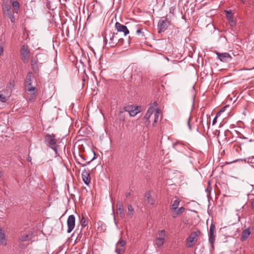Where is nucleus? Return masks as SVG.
<instances>
[{
  "label": "nucleus",
  "mask_w": 254,
  "mask_h": 254,
  "mask_svg": "<svg viewBox=\"0 0 254 254\" xmlns=\"http://www.w3.org/2000/svg\"><path fill=\"white\" fill-rule=\"evenodd\" d=\"M80 63H81V64H83V63H82V62L81 61H80Z\"/></svg>",
  "instance_id": "obj_52"
},
{
  "label": "nucleus",
  "mask_w": 254,
  "mask_h": 254,
  "mask_svg": "<svg viewBox=\"0 0 254 254\" xmlns=\"http://www.w3.org/2000/svg\"><path fill=\"white\" fill-rule=\"evenodd\" d=\"M124 41V40L123 38H120V40L119 41V43L118 44V46H120L122 45Z\"/></svg>",
  "instance_id": "obj_38"
},
{
  "label": "nucleus",
  "mask_w": 254,
  "mask_h": 254,
  "mask_svg": "<svg viewBox=\"0 0 254 254\" xmlns=\"http://www.w3.org/2000/svg\"><path fill=\"white\" fill-rule=\"evenodd\" d=\"M79 157L80 159H78V161H81L82 162L86 160V159L84 156L81 154H79Z\"/></svg>",
  "instance_id": "obj_37"
},
{
  "label": "nucleus",
  "mask_w": 254,
  "mask_h": 254,
  "mask_svg": "<svg viewBox=\"0 0 254 254\" xmlns=\"http://www.w3.org/2000/svg\"><path fill=\"white\" fill-rule=\"evenodd\" d=\"M2 10L4 14L8 12H10L11 11V5L8 4H4L2 6Z\"/></svg>",
  "instance_id": "obj_21"
},
{
  "label": "nucleus",
  "mask_w": 254,
  "mask_h": 254,
  "mask_svg": "<svg viewBox=\"0 0 254 254\" xmlns=\"http://www.w3.org/2000/svg\"><path fill=\"white\" fill-rule=\"evenodd\" d=\"M117 207L118 209V213L121 216H123L125 215L124 209L123 207V204L122 202L119 201L117 203Z\"/></svg>",
  "instance_id": "obj_16"
},
{
  "label": "nucleus",
  "mask_w": 254,
  "mask_h": 254,
  "mask_svg": "<svg viewBox=\"0 0 254 254\" xmlns=\"http://www.w3.org/2000/svg\"><path fill=\"white\" fill-rule=\"evenodd\" d=\"M10 86H12V87H13L14 86V81H12L10 82Z\"/></svg>",
  "instance_id": "obj_46"
},
{
  "label": "nucleus",
  "mask_w": 254,
  "mask_h": 254,
  "mask_svg": "<svg viewBox=\"0 0 254 254\" xmlns=\"http://www.w3.org/2000/svg\"><path fill=\"white\" fill-rule=\"evenodd\" d=\"M82 178L84 183L86 185H88L90 183V174L84 169L81 174Z\"/></svg>",
  "instance_id": "obj_10"
},
{
  "label": "nucleus",
  "mask_w": 254,
  "mask_h": 254,
  "mask_svg": "<svg viewBox=\"0 0 254 254\" xmlns=\"http://www.w3.org/2000/svg\"><path fill=\"white\" fill-rule=\"evenodd\" d=\"M27 160L28 162H31V160H32L31 157L30 156L28 157V158H27Z\"/></svg>",
  "instance_id": "obj_45"
},
{
  "label": "nucleus",
  "mask_w": 254,
  "mask_h": 254,
  "mask_svg": "<svg viewBox=\"0 0 254 254\" xmlns=\"http://www.w3.org/2000/svg\"><path fill=\"white\" fill-rule=\"evenodd\" d=\"M0 244L3 246L6 245V242L5 238V235L2 232L1 227H0Z\"/></svg>",
  "instance_id": "obj_18"
},
{
  "label": "nucleus",
  "mask_w": 254,
  "mask_h": 254,
  "mask_svg": "<svg viewBox=\"0 0 254 254\" xmlns=\"http://www.w3.org/2000/svg\"><path fill=\"white\" fill-rule=\"evenodd\" d=\"M218 114L219 113H218L217 114V115L213 119V121H212V125H214L217 122V116H218Z\"/></svg>",
  "instance_id": "obj_39"
},
{
  "label": "nucleus",
  "mask_w": 254,
  "mask_h": 254,
  "mask_svg": "<svg viewBox=\"0 0 254 254\" xmlns=\"http://www.w3.org/2000/svg\"><path fill=\"white\" fill-rule=\"evenodd\" d=\"M120 37L118 32H110L104 38V42L106 48L109 49L118 46Z\"/></svg>",
  "instance_id": "obj_2"
},
{
  "label": "nucleus",
  "mask_w": 254,
  "mask_h": 254,
  "mask_svg": "<svg viewBox=\"0 0 254 254\" xmlns=\"http://www.w3.org/2000/svg\"><path fill=\"white\" fill-rule=\"evenodd\" d=\"M185 210V208L184 207H181L180 208H178V207L177 208V209L176 210H174L175 211H176L178 214H179V215L181 214V213H182L183 212V211H184Z\"/></svg>",
  "instance_id": "obj_33"
},
{
  "label": "nucleus",
  "mask_w": 254,
  "mask_h": 254,
  "mask_svg": "<svg viewBox=\"0 0 254 254\" xmlns=\"http://www.w3.org/2000/svg\"><path fill=\"white\" fill-rule=\"evenodd\" d=\"M179 214H178V213L175 211V212L173 214V218H176L178 217V216L179 215Z\"/></svg>",
  "instance_id": "obj_44"
},
{
  "label": "nucleus",
  "mask_w": 254,
  "mask_h": 254,
  "mask_svg": "<svg viewBox=\"0 0 254 254\" xmlns=\"http://www.w3.org/2000/svg\"><path fill=\"white\" fill-rule=\"evenodd\" d=\"M7 99V98L1 94V92H0V101L2 102H5Z\"/></svg>",
  "instance_id": "obj_35"
},
{
  "label": "nucleus",
  "mask_w": 254,
  "mask_h": 254,
  "mask_svg": "<svg viewBox=\"0 0 254 254\" xmlns=\"http://www.w3.org/2000/svg\"><path fill=\"white\" fill-rule=\"evenodd\" d=\"M188 125L190 129H191V126L190 124V119L188 121Z\"/></svg>",
  "instance_id": "obj_47"
},
{
  "label": "nucleus",
  "mask_w": 254,
  "mask_h": 254,
  "mask_svg": "<svg viewBox=\"0 0 254 254\" xmlns=\"http://www.w3.org/2000/svg\"><path fill=\"white\" fill-rule=\"evenodd\" d=\"M75 218L73 215H70L68 216L67 220L68 233H70L75 227Z\"/></svg>",
  "instance_id": "obj_7"
},
{
  "label": "nucleus",
  "mask_w": 254,
  "mask_h": 254,
  "mask_svg": "<svg viewBox=\"0 0 254 254\" xmlns=\"http://www.w3.org/2000/svg\"><path fill=\"white\" fill-rule=\"evenodd\" d=\"M25 87L26 88V90L30 93L31 94V99L30 100H32L34 98V97L35 96V90L36 88L34 86H32V83H28L25 84Z\"/></svg>",
  "instance_id": "obj_11"
},
{
  "label": "nucleus",
  "mask_w": 254,
  "mask_h": 254,
  "mask_svg": "<svg viewBox=\"0 0 254 254\" xmlns=\"http://www.w3.org/2000/svg\"><path fill=\"white\" fill-rule=\"evenodd\" d=\"M2 176V172L0 171V178Z\"/></svg>",
  "instance_id": "obj_50"
},
{
  "label": "nucleus",
  "mask_w": 254,
  "mask_h": 254,
  "mask_svg": "<svg viewBox=\"0 0 254 254\" xmlns=\"http://www.w3.org/2000/svg\"><path fill=\"white\" fill-rule=\"evenodd\" d=\"M21 54L22 56V60L24 63H27L29 59V50L27 45H22L20 51Z\"/></svg>",
  "instance_id": "obj_6"
},
{
  "label": "nucleus",
  "mask_w": 254,
  "mask_h": 254,
  "mask_svg": "<svg viewBox=\"0 0 254 254\" xmlns=\"http://www.w3.org/2000/svg\"><path fill=\"white\" fill-rule=\"evenodd\" d=\"M130 195V192H126V197H128Z\"/></svg>",
  "instance_id": "obj_49"
},
{
  "label": "nucleus",
  "mask_w": 254,
  "mask_h": 254,
  "mask_svg": "<svg viewBox=\"0 0 254 254\" xmlns=\"http://www.w3.org/2000/svg\"><path fill=\"white\" fill-rule=\"evenodd\" d=\"M145 197L146 199L150 198L151 197V194L149 191L146 192L145 194Z\"/></svg>",
  "instance_id": "obj_40"
},
{
  "label": "nucleus",
  "mask_w": 254,
  "mask_h": 254,
  "mask_svg": "<svg viewBox=\"0 0 254 254\" xmlns=\"http://www.w3.org/2000/svg\"><path fill=\"white\" fill-rule=\"evenodd\" d=\"M130 108V107H128V109L126 110V111H127L129 115L131 117H134L139 112L137 107H134V109H133V107H132L131 109Z\"/></svg>",
  "instance_id": "obj_15"
},
{
  "label": "nucleus",
  "mask_w": 254,
  "mask_h": 254,
  "mask_svg": "<svg viewBox=\"0 0 254 254\" xmlns=\"http://www.w3.org/2000/svg\"><path fill=\"white\" fill-rule=\"evenodd\" d=\"M33 77L32 73L31 72H28L26 77L25 84L32 83Z\"/></svg>",
  "instance_id": "obj_22"
},
{
  "label": "nucleus",
  "mask_w": 254,
  "mask_h": 254,
  "mask_svg": "<svg viewBox=\"0 0 254 254\" xmlns=\"http://www.w3.org/2000/svg\"><path fill=\"white\" fill-rule=\"evenodd\" d=\"M136 34H137V35L138 36H140V37H143L144 36V34H143V32H142V29H138L137 30H136Z\"/></svg>",
  "instance_id": "obj_36"
},
{
  "label": "nucleus",
  "mask_w": 254,
  "mask_h": 254,
  "mask_svg": "<svg viewBox=\"0 0 254 254\" xmlns=\"http://www.w3.org/2000/svg\"><path fill=\"white\" fill-rule=\"evenodd\" d=\"M5 14L8 17V18H9L10 17H11L13 15V13L11 11L10 12H8V13H6Z\"/></svg>",
  "instance_id": "obj_41"
},
{
  "label": "nucleus",
  "mask_w": 254,
  "mask_h": 254,
  "mask_svg": "<svg viewBox=\"0 0 254 254\" xmlns=\"http://www.w3.org/2000/svg\"><path fill=\"white\" fill-rule=\"evenodd\" d=\"M88 224V222L86 220L84 216L82 215V219L81 220V228L85 227Z\"/></svg>",
  "instance_id": "obj_28"
},
{
  "label": "nucleus",
  "mask_w": 254,
  "mask_h": 254,
  "mask_svg": "<svg viewBox=\"0 0 254 254\" xmlns=\"http://www.w3.org/2000/svg\"><path fill=\"white\" fill-rule=\"evenodd\" d=\"M251 234V231L250 228H247L244 230L241 234V240L242 241H244L248 238Z\"/></svg>",
  "instance_id": "obj_12"
},
{
  "label": "nucleus",
  "mask_w": 254,
  "mask_h": 254,
  "mask_svg": "<svg viewBox=\"0 0 254 254\" xmlns=\"http://www.w3.org/2000/svg\"><path fill=\"white\" fill-rule=\"evenodd\" d=\"M127 216L130 218H132L133 215L134 209L131 204L127 205Z\"/></svg>",
  "instance_id": "obj_19"
},
{
  "label": "nucleus",
  "mask_w": 254,
  "mask_h": 254,
  "mask_svg": "<svg viewBox=\"0 0 254 254\" xmlns=\"http://www.w3.org/2000/svg\"><path fill=\"white\" fill-rule=\"evenodd\" d=\"M217 58L223 62H228L231 61V56L227 53H216Z\"/></svg>",
  "instance_id": "obj_9"
},
{
  "label": "nucleus",
  "mask_w": 254,
  "mask_h": 254,
  "mask_svg": "<svg viewBox=\"0 0 254 254\" xmlns=\"http://www.w3.org/2000/svg\"><path fill=\"white\" fill-rule=\"evenodd\" d=\"M196 234L195 232L191 234L188 238L187 240L189 243H192L195 241Z\"/></svg>",
  "instance_id": "obj_23"
},
{
  "label": "nucleus",
  "mask_w": 254,
  "mask_h": 254,
  "mask_svg": "<svg viewBox=\"0 0 254 254\" xmlns=\"http://www.w3.org/2000/svg\"><path fill=\"white\" fill-rule=\"evenodd\" d=\"M19 240L21 242H25L29 240V235L27 234H24L20 236Z\"/></svg>",
  "instance_id": "obj_26"
},
{
  "label": "nucleus",
  "mask_w": 254,
  "mask_h": 254,
  "mask_svg": "<svg viewBox=\"0 0 254 254\" xmlns=\"http://www.w3.org/2000/svg\"><path fill=\"white\" fill-rule=\"evenodd\" d=\"M115 27L118 33L122 32L124 33L125 36H126L129 33V31L126 26L123 25L118 22L116 23Z\"/></svg>",
  "instance_id": "obj_8"
},
{
  "label": "nucleus",
  "mask_w": 254,
  "mask_h": 254,
  "mask_svg": "<svg viewBox=\"0 0 254 254\" xmlns=\"http://www.w3.org/2000/svg\"><path fill=\"white\" fill-rule=\"evenodd\" d=\"M244 161L248 163H254V157L244 159Z\"/></svg>",
  "instance_id": "obj_30"
},
{
  "label": "nucleus",
  "mask_w": 254,
  "mask_h": 254,
  "mask_svg": "<svg viewBox=\"0 0 254 254\" xmlns=\"http://www.w3.org/2000/svg\"><path fill=\"white\" fill-rule=\"evenodd\" d=\"M183 145V144H182L180 142H176L173 144V148H174L175 149L179 151H181L182 150L180 149V147H181Z\"/></svg>",
  "instance_id": "obj_27"
},
{
  "label": "nucleus",
  "mask_w": 254,
  "mask_h": 254,
  "mask_svg": "<svg viewBox=\"0 0 254 254\" xmlns=\"http://www.w3.org/2000/svg\"><path fill=\"white\" fill-rule=\"evenodd\" d=\"M145 201L149 204L151 205H154V200L151 197L150 198H147L145 199Z\"/></svg>",
  "instance_id": "obj_34"
},
{
  "label": "nucleus",
  "mask_w": 254,
  "mask_h": 254,
  "mask_svg": "<svg viewBox=\"0 0 254 254\" xmlns=\"http://www.w3.org/2000/svg\"><path fill=\"white\" fill-rule=\"evenodd\" d=\"M251 206L252 208H254V200L252 201L251 203Z\"/></svg>",
  "instance_id": "obj_48"
},
{
  "label": "nucleus",
  "mask_w": 254,
  "mask_h": 254,
  "mask_svg": "<svg viewBox=\"0 0 254 254\" xmlns=\"http://www.w3.org/2000/svg\"><path fill=\"white\" fill-rule=\"evenodd\" d=\"M180 201V200L179 198L176 199L173 201V204L172 205V209L173 210L177 209V208L178 207L179 205Z\"/></svg>",
  "instance_id": "obj_24"
},
{
  "label": "nucleus",
  "mask_w": 254,
  "mask_h": 254,
  "mask_svg": "<svg viewBox=\"0 0 254 254\" xmlns=\"http://www.w3.org/2000/svg\"><path fill=\"white\" fill-rule=\"evenodd\" d=\"M12 5L13 7L15 9L17 10L19 8V2L17 1H14L12 3Z\"/></svg>",
  "instance_id": "obj_31"
},
{
  "label": "nucleus",
  "mask_w": 254,
  "mask_h": 254,
  "mask_svg": "<svg viewBox=\"0 0 254 254\" xmlns=\"http://www.w3.org/2000/svg\"><path fill=\"white\" fill-rule=\"evenodd\" d=\"M3 49L1 45H0V56L3 53Z\"/></svg>",
  "instance_id": "obj_42"
},
{
  "label": "nucleus",
  "mask_w": 254,
  "mask_h": 254,
  "mask_svg": "<svg viewBox=\"0 0 254 254\" xmlns=\"http://www.w3.org/2000/svg\"><path fill=\"white\" fill-rule=\"evenodd\" d=\"M35 59L40 64H42L46 59V56L43 54H39L36 55Z\"/></svg>",
  "instance_id": "obj_17"
},
{
  "label": "nucleus",
  "mask_w": 254,
  "mask_h": 254,
  "mask_svg": "<svg viewBox=\"0 0 254 254\" xmlns=\"http://www.w3.org/2000/svg\"><path fill=\"white\" fill-rule=\"evenodd\" d=\"M45 142L46 144L52 149L56 154V156H58V145L57 143V139L54 134H47L45 137Z\"/></svg>",
  "instance_id": "obj_3"
},
{
  "label": "nucleus",
  "mask_w": 254,
  "mask_h": 254,
  "mask_svg": "<svg viewBox=\"0 0 254 254\" xmlns=\"http://www.w3.org/2000/svg\"><path fill=\"white\" fill-rule=\"evenodd\" d=\"M216 237V228L215 224L212 223L210 225L209 231L208 233L209 242L211 244L212 249H214V243Z\"/></svg>",
  "instance_id": "obj_4"
},
{
  "label": "nucleus",
  "mask_w": 254,
  "mask_h": 254,
  "mask_svg": "<svg viewBox=\"0 0 254 254\" xmlns=\"http://www.w3.org/2000/svg\"><path fill=\"white\" fill-rule=\"evenodd\" d=\"M168 25L169 22L168 21L167 17H162L158 23V32L161 33L165 31L168 28Z\"/></svg>",
  "instance_id": "obj_5"
},
{
  "label": "nucleus",
  "mask_w": 254,
  "mask_h": 254,
  "mask_svg": "<svg viewBox=\"0 0 254 254\" xmlns=\"http://www.w3.org/2000/svg\"><path fill=\"white\" fill-rule=\"evenodd\" d=\"M157 105V103L154 102L153 105L148 108V110L144 117V119L146 120V121L145 122V124H149L151 121V119L154 120L153 124V126H155V124L158 122L161 111L159 109H155V107H156Z\"/></svg>",
  "instance_id": "obj_1"
},
{
  "label": "nucleus",
  "mask_w": 254,
  "mask_h": 254,
  "mask_svg": "<svg viewBox=\"0 0 254 254\" xmlns=\"http://www.w3.org/2000/svg\"><path fill=\"white\" fill-rule=\"evenodd\" d=\"M159 237L158 238H165L166 236V232L164 230H160L158 231Z\"/></svg>",
  "instance_id": "obj_29"
},
{
  "label": "nucleus",
  "mask_w": 254,
  "mask_h": 254,
  "mask_svg": "<svg viewBox=\"0 0 254 254\" xmlns=\"http://www.w3.org/2000/svg\"><path fill=\"white\" fill-rule=\"evenodd\" d=\"M165 242V238H157L156 239V241H155L156 245L158 247H161V246H162L163 245V244H164Z\"/></svg>",
  "instance_id": "obj_20"
},
{
  "label": "nucleus",
  "mask_w": 254,
  "mask_h": 254,
  "mask_svg": "<svg viewBox=\"0 0 254 254\" xmlns=\"http://www.w3.org/2000/svg\"><path fill=\"white\" fill-rule=\"evenodd\" d=\"M40 65V64L36 59H32L31 60V67L35 73L39 71Z\"/></svg>",
  "instance_id": "obj_13"
},
{
  "label": "nucleus",
  "mask_w": 254,
  "mask_h": 254,
  "mask_svg": "<svg viewBox=\"0 0 254 254\" xmlns=\"http://www.w3.org/2000/svg\"><path fill=\"white\" fill-rule=\"evenodd\" d=\"M192 246V244H191V245H190V244H189V247H191Z\"/></svg>",
  "instance_id": "obj_51"
},
{
  "label": "nucleus",
  "mask_w": 254,
  "mask_h": 254,
  "mask_svg": "<svg viewBox=\"0 0 254 254\" xmlns=\"http://www.w3.org/2000/svg\"><path fill=\"white\" fill-rule=\"evenodd\" d=\"M9 19H10L11 22H13V23L14 22L15 18H14V15L13 16H12L11 17H10Z\"/></svg>",
  "instance_id": "obj_43"
},
{
  "label": "nucleus",
  "mask_w": 254,
  "mask_h": 254,
  "mask_svg": "<svg viewBox=\"0 0 254 254\" xmlns=\"http://www.w3.org/2000/svg\"><path fill=\"white\" fill-rule=\"evenodd\" d=\"M95 158L94 157L90 161L86 162L85 163H83L81 161H77V163L80 164L82 167H84L89 164Z\"/></svg>",
  "instance_id": "obj_32"
},
{
  "label": "nucleus",
  "mask_w": 254,
  "mask_h": 254,
  "mask_svg": "<svg viewBox=\"0 0 254 254\" xmlns=\"http://www.w3.org/2000/svg\"><path fill=\"white\" fill-rule=\"evenodd\" d=\"M225 12L226 14V16L230 21H233V18L232 16V12L231 10H225Z\"/></svg>",
  "instance_id": "obj_25"
},
{
  "label": "nucleus",
  "mask_w": 254,
  "mask_h": 254,
  "mask_svg": "<svg viewBox=\"0 0 254 254\" xmlns=\"http://www.w3.org/2000/svg\"><path fill=\"white\" fill-rule=\"evenodd\" d=\"M126 242L124 240H120V241H119L117 244H116V252L118 254H121V252H123L124 250V249L122 248V249H118L117 248V247L118 245H120L121 247H124L125 245H126Z\"/></svg>",
  "instance_id": "obj_14"
}]
</instances>
